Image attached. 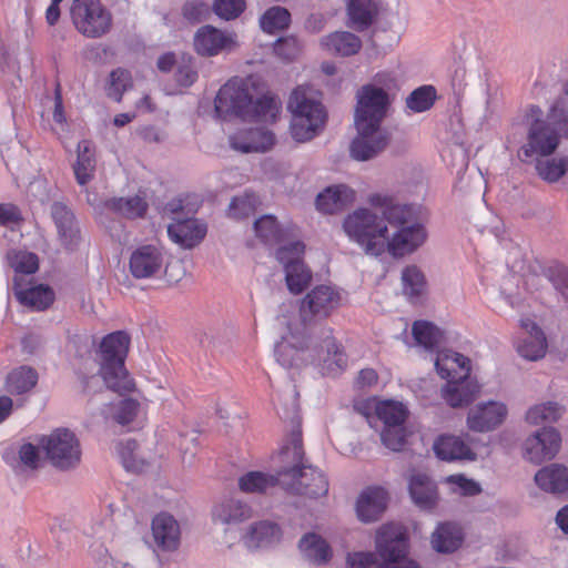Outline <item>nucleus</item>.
Segmentation results:
<instances>
[{"label": "nucleus", "mask_w": 568, "mask_h": 568, "mask_svg": "<svg viewBox=\"0 0 568 568\" xmlns=\"http://www.w3.org/2000/svg\"><path fill=\"white\" fill-rule=\"evenodd\" d=\"M301 326L302 324L293 322L288 314L276 316L274 327L281 336V341L276 343L274 353L281 366L292 368L311 362L322 365V369L327 374H336L346 367V355L331 336L329 329L321 344V349L325 348V355H322L317 351V345L313 344L307 331Z\"/></svg>", "instance_id": "1"}, {"label": "nucleus", "mask_w": 568, "mask_h": 568, "mask_svg": "<svg viewBox=\"0 0 568 568\" xmlns=\"http://www.w3.org/2000/svg\"><path fill=\"white\" fill-rule=\"evenodd\" d=\"M374 205L381 206V213L387 222V231L382 243H375L374 250L378 256L388 253L394 258H400L416 252L428 237L424 223L417 216L413 205L400 204L392 199L374 195Z\"/></svg>", "instance_id": "2"}, {"label": "nucleus", "mask_w": 568, "mask_h": 568, "mask_svg": "<svg viewBox=\"0 0 568 568\" xmlns=\"http://www.w3.org/2000/svg\"><path fill=\"white\" fill-rule=\"evenodd\" d=\"M281 455L284 462L293 464L292 467H284L287 475L282 480V487L285 490L308 498H318L327 494L328 481L325 475L315 467L302 464L304 456L302 430L295 415L292 432L282 447Z\"/></svg>", "instance_id": "3"}, {"label": "nucleus", "mask_w": 568, "mask_h": 568, "mask_svg": "<svg viewBox=\"0 0 568 568\" xmlns=\"http://www.w3.org/2000/svg\"><path fill=\"white\" fill-rule=\"evenodd\" d=\"M375 544L376 554H348V568H372L376 564V555L382 559L376 568H418V565L408 557V536L402 525H383L377 530Z\"/></svg>", "instance_id": "4"}, {"label": "nucleus", "mask_w": 568, "mask_h": 568, "mask_svg": "<svg viewBox=\"0 0 568 568\" xmlns=\"http://www.w3.org/2000/svg\"><path fill=\"white\" fill-rule=\"evenodd\" d=\"M290 133L294 141L305 143L320 135L327 122L322 93L312 85H298L290 94Z\"/></svg>", "instance_id": "5"}, {"label": "nucleus", "mask_w": 568, "mask_h": 568, "mask_svg": "<svg viewBox=\"0 0 568 568\" xmlns=\"http://www.w3.org/2000/svg\"><path fill=\"white\" fill-rule=\"evenodd\" d=\"M561 123L551 121L550 115L542 118L538 105H529L525 116V136L517 150V159L525 163L532 159L556 153L561 141Z\"/></svg>", "instance_id": "6"}, {"label": "nucleus", "mask_w": 568, "mask_h": 568, "mask_svg": "<svg viewBox=\"0 0 568 568\" xmlns=\"http://www.w3.org/2000/svg\"><path fill=\"white\" fill-rule=\"evenodd\" d=\"M129 345V335L121 331L105 336L100 345V375L106 387L119 394H125L134 389V382L124 367Z\"/></svg>", "instance_id": "7"}, {"label": "nucleus", "mask_w": 568, "mask_h": 568, "mask_svg": "<svg viewBox=\"0 0 568 568\" xmlns=\"http://www.w3.org/2000/svg\"><path fill=\"white\" fill-rule=\"evenodd\" d=\"M69 14L74 29L88 39L104 37L113 26L111 11L100 0H72Z\"/></svg>", "instance_id": "8"}, {"label": "nucleus", "mask_w": 568, "mask_h": 568, "mask_svg": "<svg viewBox=\"0 0 568 568\" xmlns=\"http://www.w3.org/2000/svg\"><path fill=\"white\" fill-rule=\"evenodd\" d=\"M377 214L367 209H358L344 221V230L351 240L355 241L367 255L378 256L374 250L375 243H382L387 231V224Z\"/></svg>", "instance_id": "9"}, {"label": "nucleus", "mask_w": 568, "mask_h": 568, "mask_svg": "<svg viewBox=\"0 0 568 568\" xmlns=\"http://www.w3.org/2000/svg\"><path fill=\"white\" fill-rule=\"evenodd\" d=\"M339 300V293L333 287L318 285L302 300L298 315L295 313V308L291 303L283 304L280 308V314H288L293 322H300L302 324L301 327L307 331V326L312 321L317 317L322 318L327 316L338 306Z\"/></svg>", "instance_id": "10"}, {"label": "nucleus", "mask_w": 568, "mask_h": 568, "mask_svg": "<svg viewBox=\"0 0 568 568\" xmlns=\"http://www.w3.org/2000/svg\"><path fill=\"white\" fill-rule=\"evenodd\" d=\"M51 465L60 470L77 468L81 463V446L75 434L67 428H58L40 440Z\"/></svg>", "instance_id": "11"}, {"label": "nucleus", "mask_w": 568, "mask_h": 568, "mask_svg": "<svg viewBox=\"0 0 568 568\" xmlns=\"http://www.w3.org/2000/svg\"><path fill=\"white\" fill-rule=\"evenodd\" d=\"M254 81L252 78H233L217 92L214 101L215 112L220 118L236 115L242 119L247 116L248 106L252 104Z\"/></svg>", "instance_id": "12"}, {"label": "nucleus", "mask_w": 568, "mask_h": 568, "mask_svg": "<svg viewBox=\"0 0 568 568\" xmlns=\"http://www.w3.org/2000/svg\"><path fill=\"white\" fill-rule=\"evenodd\" d=\"M304 244L300 241L282 244L276 251L277 261L284 266L285 280L291 293L300 294L312 280L311 271L304 265Z\"/></svg>", "instance_id": "13"}, {"label": "nucleus", "mask_w": 568, "mask_h": 568, "mask_svg": "<svg viewBox=\"0 0 568 568\" xmlns=\"http://www.w3.org/2000/svg\"><path fill=\"white\" fill-rule=\"evenodd\" d=\"M355 124L382 125L390 104L383 88L375 84L363 85L356 94Z\"/></svg>", "instance_id": "14"}, {"label": "nucleus", "mask_w": 568, "mask_h": 568, "mask_svg": "<svg viewBox=\"0 0 568 568\" xmlns=\"http://www.w3.org/2000/svg\"><path fill=\"white\" fill-rule=\"evenodd\" d=\"M357 135L351 143V155L357 161H367L383 152L390 141L389 132L381 124H355Z\"/></svg>", "instance_id": "15"}, {"label": "nucleus", "mask_w": 568, "mask_h": 568, "mask_svg": "<svg viewBox=\"0 0 568 568\" xmlns=\"http://www.w3.org/2000/svg\"><path fill=\"white\" fill-rule=\"evenodd\" d=\"M507 406L497 400L481 402L468 410L467 427L477 433H488L498 428L506 420Z\"/></svg>", "instance_id": "16"}, {"label": "nucleus", "mask_w": 568, "mask_h": 568, "mask_svg": "<svg viewBox=\"0 0 568 568\" xmlns=\"http://www.w3.org/2000/svg\"><path fill=\"white\" fill-rule=\"evenodd\" d=\"M560 442V435L555 428H541L524 442V457L534 464L549 460L559 452Z\"/></svg>", "instance_id": "17"}, {"label": "nucleus", "mask_w": 568, "mask_h": 568, "mask_svg": "<svg viewBox=\"0 0 568 568\" xmlns=\"http://www.w3.org/2000/svg\"><path fill=\"white\" fill-rule=\"evenodd\" d=\"M163 264L164 254L162 250L154 244H144L131 253L129 270L134 278H151L162 271Z\"/></svg>", "instance_id": "18"}, {"label": "nucleus", "mask_w": 568, "mask_h": 568, "mask_svg": "<svg viewBox=\"0 0 568 568\" xmlns=\"http://www.w3.org/2000/svg\"><path fill=\"white\" fill-rule=\"evenodd\" d=\"M523 336L516 344L517 353L525 359L536 362L547 352V339L542 329L530 318H521Z\"/></svg>", "instance_id": "19"}, {"label": "nucleus", "mask_w": 568, "mask_h": 568, "mask_svg": "<svg viewBox=\"0 0 568 568\" xmlns=\"http://www.w3.org/2000/svg\"><path fill=\"white\" fill-rule=\"evenodd\" d=\"M50 213L62 245L73 250L80 242V229L72 210L65 203L55 201L51 204Z\"/></svg>", "instance_id": "20"}, {"label": "nucleus", "mask_w": 568, "mask_h": 568, "mask_svg": "<svg viewBox=\"0 0 568 568\" xmlns=\"http://www.w3.org/2000/svg\"><path fill=\"white\" fill-rule=\"evenodd\" d=\"M235 39L212 26L201 27L194 36V49L203 57H214L224 50H232Z\"/></svg>", "instance_id": "21"}, {"label": "nucleus", "mask_w": 568, "mask_h": 568, "mask_svg": "<svg viewBox=\"0 0 568 568\" xmlns=\"http://www.w3.org/2000/svg\"><path fill=\"white\" fill-rule=\"evenodd\" d=\"M469 444H474L469 435L464 439L456 435H443L434 444V450L443 460H468L477 459V454Z\"/></svg>", "instance_id": "22"}, {"label": "nucleus", "mask_w": 568, "mask_h": 568, "mask_svg": "<svg viewBox=\"0 0 568 568\" xmlns=\"http://www.w3.org/2000/svg\"><path fill=\"white\" fill-rule=\"evenodd\" d=\"M153 540L163 551H174L181 541V529L178 520L168 513L156 515L151 525Z\"/></svg>", "instance_id": "23"}, {"label": "nucleus", "mask_w": 568, "mask_h": 568, "mask_svg": "<svg viewBox=\"0 0 568 568\" xmlns=\"http://www.w3.org/2000/svg\"><path fill=\"white\" fill-rule=\"evenodd\" d=\"M388 503L387 491L379 486L362 491L356 503L357 517L363 523L376 521L385 511Z\"/></svg>", "instance_id": "24"}, {"label": "nucleus", "mask_w": 568, "mask_h": 568, "mask_svg": "<svg viewBox=\"0 0 568 568\" xmlns=\"http://www.w3.org/2000/svg\"><path fill=\"white\" fill-rule=\"evenodd\" d=\"M168 226L169 237L183 248L196 246L206 234V225L196 219L179 220L173 217Z\"/></svg>", "instance_id": "25"}, {"label": "nucleus", "mask_w": 568, "mask_h": 568, "mask_svg": "<svg viewBox=\"0 0 568 568\" xmlns=\"http://www.w3.org/2000/svg\"><path fill=\"white\" fill-rule=\"evenodd\" d=\"M274 134L264 128L240 131L230 136L232 149L242 153L264 152L273 146Z\"/></svg>", "instance_id": "26"}, {"label": "nucleus", "mask_w": 568, "mask_h": 568, "mask_svg": "<svg viewBox=\"0 0 568 568\" xmlns=\"http://www.w3.org/2000/svg\"><path fill=\"white\" fill-rule=\"evenodd\" d=\"M435 367L438 375L448 382L465 379L470 374L469 358L452 349H444L437 354Z\"/></svg>", "instance_id": "27"}, {"label": "nucleus", "mask_w": 568, "mask_h": 568, "mask_svg": "<svg viewBox=\"0 0 568 568\" xmlns=\"http://www.w3.org/2000/svg\"><path fill=\"white\" fill-rule=\"evenodd\" d=\"M72 171L78 185L85 187L95 176L97 156L94 144L89 140H82L77 145V159L72 164Z\"/></svg>", "instance_id": "28"}, {"label": "nucleus", "mask_w": 568, "mask_h": 568, "mask_svg": "<svg viewBox=\"0 0 568 568\" xmlns=\"http://www.w3.org/2000/svg\"><path fill=\"white\" fill-rule=\"evenodd\" d=\"M13 292L21 304L36 311L47 310L54 301V292L50 286L39 284L24 288L19 276L13 280Z\"/></svg>", "instance_id": "29"}, {"label": "nucleus", "mask_w": 568, "mask_h": 568, "mask_svg": "<svg viewBox=\"0 0 568 568\" xmlns=\"http://www.w3.org/2000/svg\"><path fill=\"white\" fill-rule=\"evenodd\" d=\"M253 508L244 500L231 497L217 504L212 511L213 520L223 525H239L253 517Z\"/></svg>", "instance_id": "30"}, {"label": "nucleus", "mask_w": 568, "mask_h": 568, "mask_svg": "<svg viewBox=\"0 0 568 568\" xmlns=\"http://www.w3.org/2000/svg\"><path fill=\"white\" fill-rule=\"evenodd\" d=\"M282 530L272 520H260L248 526L243 535V541L248 548H260L276 544L281 540Z\"/></svg>", "instance_id": "31"}, {"label": "nucleus", "mask_w": 568, "mask_h": 568, "mask_svg": "<svg viewBox=\"0 0 568 568\" xmlns=\"http://www.w3.org/2000/svg\"><path fill=\"white\" fill-rule=\"evenodd\" d=\"M409 494L414 504L423 510L436 507L438 494L436 484L425 474L413 475L409 479Z\"/></svg>", "instance_id": "32"}, {"label": "nucleus", "mask_w": 568, "mask_h": 568, "mask_svg": "<svg viewBox=\"0 0 568 568\" xmlns=\"http://www.w3.org/2000/svg\"><path fill=\"white\" fill-rule=\"evenodd\" d=\"M535 483L544 491L568 494V468L559 464L546 466L536 473Z\"/></svg>", "instance_id": "33"}, {"label": "nucleus", "mask_w": 568, "mask_h": 568, "mask_svg": "<svg viewBox=\"0 0 568 568\" xmlns=\"http://www.w3.org/2000/svg\"><path fill=\"white\" fill-rule=\"evenodd\" d=\"M443 398L453 408L469 405L479 393V386L469 377L448 382L443 388Z\"/></svg>", "instance_id": "34"}, {"label": "nucleus", "mask_w": 568, "mask_h": 568, "mask_svg": "<svg viewBox=\"0 0 568 568\" xmlns=\"http://www.w3.org/2000/svg\"><path fill=\"white\" fill-rule=\"evenodd\" d=\"M432 546L437 552L450 554L456 551L464 541L463 528L454 523H443L432 534Z\"/></svg>", "instance_id": "35"}, {"label": "nucleus", "mask_w": 568, "mask_h": 568, "mask_svg": "<svg viewBox=\"0 0 568 568\" xmlns=\"http://www.w3.org/2000/svg\"><path fill=\"white\" fill-rule=\"evenodd\" d=\"M284 468L276 475L262 471H248L239 478V488L246 494H263L277 485L282 486V480L286 477Z\"/></svg>", "instance_id": "36"}, {"label": "nucleus", "mask_w": 568, "mask_h": 568, "mask_svg": "<svg viewBox=\"0 0 568 568\" xmlns=\"http://www.w3.org/2000/svg\"><path fill=\"white\" fill-rule=\"evenodd\" d=\"M525 164L534 165L536 174L547 183L558 182L568 172V156L556 153L532 159L531 162H525Z\"/></svg>", "instance_id": "37"}, {"label": "nucleus", "mask_w": 568, "mask_h": 568, "mask_svg": "<svg viewBox=\"0 0 568 568\" xmlns=\"http://www.w3.org/2000/svg\"><path fill=\"white\" fill-rule=\"evenodd\" d=\"M321 45L328 53L341 57L356 54L362 48L361 39L348 31H335L321 39Z\"/></svg>", "instance_id": "38"}, {"label": "nucleus", "mask_w": 568, "mask_h": 568, "mask_svg": "<svg viewBox=\"0 0 568 568\" xmlns=\"http://www.w3.org/2000/svg\"><path fill=\"white\" fill-rule=\"evenodd\" d=\"M3 458L16 474L34 471L42 463L39 447L31 443L21 444L16 455L6 454Z\"/></svg>", "instance_id": "39"}, {"label": "nucleus", "mask_w": 568, "mask_h": 568, "mask_svg": "<svg viewBox=\"0 0 568 568\" xmlns=\"http://www.w3.org/2000/svg\"><path fill=\"white\" fill-rule=\"evenodd\" d=\"M354 200V191L345 185L327 187L316 197V207L323 213H335Z\"/></svg>", "instance_id": "40"}, {"label": "nucleus", "mask_w": 568, "mask_h": 568, "mask_svg": "<svg viewBox=\"0 0 568 568\" xmlns=\"http://www.w3.org/2000/svg\"><path fill=\"white\" fill-rule=\"evenodd\" d=\"M378 12L379 6L376 0H349L347 6L348 24L357 31H363L374 22Z\"/></svg>", "instance_id": "41"}, {"label": "nucleus", "mask_w": 568, "mask_h": 568, "mask_svg": "<svg viewBox=\"0 0 568 568\" xmlns=\"http://www.w3.org/2000/svg\"><path fill=\"white\" fill-rule=\"evenodd\" d=\"M300 550L307 561L315 565H325L332 557V549L324 538L308 532L298 542Z\"/></svg>", "instance_id": "42"}, {"label": "nucleus", "mask_w": 568, "mask_h": 568, "mask_svg": "<svg viewBox=\"0 0 568 568\" xmlns=\"http://www.w3.org/2000/svg\"><path fill=\"white\" fill-rule=\"evenodd\" d=\"M402 292L412 302L418 303L427 292V282L422 270L407 265L402 270Z\"/></svg>", "instance_id": "43"}, {"label": "nucleus", "mask_w": 568, "mask_h": 568, "mask_svg": "<svg viewBox=\"0 0 568 568\" xmlns=\"http://www.w3.org/2000/svg\"><path fill=\"white\" fill-rule=\"evenodd\" d=\"M281 110V101L270 94L262 95L254 100L252 93V104L248 106L247 116L243 120H256L262 122H274Z\"/></svg>", "instance_id": "44"}, {"label": "nucleus", "mask_w": 568, "mask_h": 568, "mask_svg": "<svg viewBox=\"0 0 568 568\" xmlns=\"http://www.w3.org/2000/svg\"><path fill=\"white\" fill-rule=\"evenodd\" d=\"M37 383V371L30 366H20L8 374L6 378V389L12 395H22L31 392Z\"/></svg>", "instance_id": "45"}, {"label": "nucleus", "mask_w": 568, "mask_h": 568, "mask_svg": "<svg viewBox=\"0 0 568 568\" xmlns=\"http://www.w3.org/2000/svg\"><path fill=\"white\" fill-rule=\"evenodd\" d=\"M106 206L126 219L142 217L148 210L145 199L140 195L114 197L106 202Z\"/></svg>", "instance_id": "46"}, {"label": "nucleus", "mask_w": 568, "mask_h": 568, "mask_svg": "<svg viewBox=\"0 0 568 568\" xmlns=\"http://www.w3.org/2000/svg\"><path fill=\"white\" fill-rule=\"evenodd\" d=\"M412 332L417 345L423 346L426 351L435 349L444 337L440 328L428 321H416Z\"/></svg>", "instance_id": "47"}, {"label": "nucleus", "mask_w": 568, "mask_h": 568, "mask_svg": "<svg viewBox=\"0 0 568 568\" xmlns=\"http://www.w3.org/2000/svg\"><path fill=\"white\" fill-rule=\"evenodd\" d=\"M564 413V408L556 402H545L531 406L526 413V420L530 425L555 423Z\"/></svg>", "instance_id": "48"}, {"label": "nucleus", "mask_w": 568, "mask_h": 568, "mask_svg": "<svg viewBox=\"0 0 568 568\" xmlns=\"http://www.w3.org/2000/svg\"><path fill=\"white\" fill-rule=\"evenodd\" d=\"M436 99L437 94L433 85H422L409 93L405 103L410 113H422L428 111Z\"/></svg>", "instance_id": "49"}, {"label": "nucleus", "mask_w": 568, "mask_h": 568, "mask_svg": "<svg viewBox=\"0 0 568 568\" xmlns=\"http://www.w3.org/2000/svg\"><path fill=\"white\" fill-rule=\"evenodd\" d=\"M290 22L291 13L282 7L270 8L260 19L262 30L271 34L286 29Z\"/></svg>", "instance_id": "50"}, {"label": "nucleus", "mask_w": 568, "mask_h": 568, "mask_svg": "<svg viewBox=\"0 0 568 568\" xmlns=\"http://www.w3.org/2000/svg\"><path fill=\"white\" fill-rule=\"evenodd\" d=\"M376 414L385 426H402L407 417V409L402 403L385 400L376 406Z\"/></svg>", "instance_id": "51"}, {"label": "nucleus", "mask_w": 568, "mask_h": 568, "mask_svg": "<svg viewBox=\"0 0 568 568\" xmlns=\"http://www.w3.org/2000/svg\"><path fill=\"white\" fill-rule=\"evenodd\" d=\"M254 230L256 235L266 244H281L283 241L282 229L272 215H264L256 220Z\"/></svg>", "instance_id": "52"}, {"label": "nucleus", "mask_w": 568, "mask_h": 568, "mask_svg": "<svg viewBox=\"0 0 568 568\" xmlns=\"http://www.w3.org/2000/svg\"><path fill=\"white\" fill-rule=\"evenodd\" d=\"M7 258L9 265L18 274H33L39 268V258L31 252L13 250L8 253Z\"/></svg>", "instance_id": "53"}, {"label": "nucleus", "mask_w": 568, "mask_h": 568, "mask_svg": "<svg viewBox=\"0 0 568 568\" xmlns=\"http://www.w3.org/2000/svg\"><path fill=\"white\" fill-rule=\"evenodd\" d=\"M545 278L552 285L564 302H568V270L555 264L544 271Z\"/></svg>", "instance_id": "54"}, {"label": "nucleus", "mask_w": 568, "mask_h": 568, "mask_svg": "<svg viewBox=\"0 0 568 568\" xmlns=\"http://www.w3.org/2000/svg\"><path fill=\"white\" fill-rule=\"evenodd\" d=\"M139 445L133 439L121 442L118 445V453L125 469L130 471H142L144 462L138 457Z\"/></svg>", "instance_id": "55"}, {"label": "nucleus", "mask_w": 568, "mask_h": 568, "mask_svg": "<svg viewBox=\"0 0 568 568\" xmlns=\"http://www.w3.org/2000/svg\"><path fill=\"white\" fill-rule=\"evenodd\" d=\"M258 203V197L254 193L235 196L229 205V215L235 219L246 217L255 212Z\"/></svg>", "instance_id": "56"}, {"label": "nucleus", "mask_w": 568, "mask_h": 568, "mask_svg": "<svg viewBox=\"0 0 568 568\" xmlns=\"http://www.w3.org/2000/svg\"><path fill=\"white\" fill-rule=\"evenodd\" d=\"M132 78L131 73L122 68L113 70L110 74V82L108 87V95L115 101L120 102L123 93L131 88Z\"/></svg>", "instance_id": "57"}, {"label": "nucleus", "mask_w": 568, "mask_h": 568, "mask_svg": "<svg viewBox=\"0 0 568 568\" xmlns=\"http://www.w3.org/2000/svg\"><path fill=\"white\" fill-rule=\"evenodd\" d=\"M274 53L284 61H293L303 51L302 42L294 36L283 37L275 41Z\"/></svg>", "instance_id": "58"}, {"label": "nucleus", "mask_w": 568, "mask_h": 568, "mask_svg": "<svg viewBox=\"0 0 568 568\" xmlns=\"http://www.w3.org/2000/svg\"><path fill=\"white\" fill-rule=\"evenodd\" d=\"M245 9L244 0H214L213 11L224 20L237 18Z\"/></svg>", "instance_id": "59"}, {"label": "nucleus", "mask_w": 568, "mask_h": 568, "mask_svg": "<svg viewBox=\"0 0 568 568\" xmlns=\"http://www.w3.org/2000/svg\"><path fill=\"white\" fill-rule=\"evenodd\" d=\"M138 410L139 403L136 400L122 399L114 406L113 419L121 425H126L135 418Z\"/></svg>", "instance_id": "60"}, {"label": "nucleus", "mask_w": 568, "mask_h": 568, "mask_svg": "<svg viewBox=\"0 0 568 568\" xmlns=\"http://www.w3.org/2000/svg\"><path fill=\"white\" fill-rule=\"evenodd\" d=\"M381 438L387 448L398 452L405 444L404 428L402 426H385L382 430Z\"/></svg>", "instance_id": "61"}, {"label": "nucleus", "mask_w": 568, "mask_h": 568, "mask_svg": "<svg viewBox=\"0 0 568 568\" xmlns=\"http://www.w3.org/2000/svg\"><path fill=\"white\" fill-rule=\"evenodd\" d=\"M197 79V72L194 69L191 58L183 57L179 61L175 72V80L180 85L190 87Z\"/></svg>", "instance_id": "62"}, {"label": "nucleus", "mask_w": 568, "mask_h": 568, "mask_svg": "<svg viewBox=\"0 0 568 568\" xmlns=\"http://www.w3.org/2000/svg\"><path fill=\"white\" fill-rule=\"evenodd\" d=\"M183 17L191 22H200L209 14V6L201 0L185 2L182 9Z\"/></svg>", "instance_id": "63"}, {"label": "nucleus", "mask_w": 568, "mask_h": 568, "mask_svg": "<svg viewBox=\"0 0 568 568\" xmlns=\"http://www.w3.org/2000/svg\"><path fill=\"white\" fill-rule=\"evenodd\" d=\"M448 481L454 484L460 495L475 496L480 493V486L471 479H467L462 475H453L448 477Z\"/></svg>", "instance_id": "64"}]
</instances>
